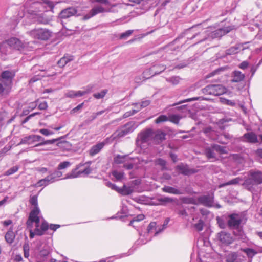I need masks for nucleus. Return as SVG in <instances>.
Here are the masks:
<instances>
[{
    "label": "nucleus",
    "instance_id": "nucleus-53",
    "mask_svg": "<svg viewBox=\"0 0 262 262\" xmlns=\"http://www.w3.org/2000/svg\"><path fill=\"white\" fill-rule=\"evenodd\" d=\"M204 226V222L202 220H200L199 222L194 225V228L199 231L203 230Z\"/></svg>",
    "mask_w": 262,
    "mask_h": 262
},
{
    "label": "nucleus",
    "instance_id": "nucleus-11",
    "mask_svg": "<svg viewBox=\"0 0 262 262\" xmlns=\"http://www.w3.org/2000/svg\"><path fill=\"white\" fill-rule=\"evenodd\" d=\"M154 132L151 129L148 128L141 132L138 135L136 142L138 144L147 142L153 136Z\"/></svg>",
    "mask_w": 262,
    "mask_h": 262
},
{
    "label": "nucleus",
    "instance_id": "nucleus-58",
    "mask_svg": "<svg viewBox=\"0 0 262 262\" xmlns=\"http://www.w3.org/2000/svg\"><path fill=\"white\" fill-rule=\"evenodd\" d=\"M169 219H167L166 220H165L163 225V227L161 228V227H160L159 229H158V231H157L156 232V233H155V235H156L157 234H158L160 232H161V231H162L164 228H166V226H167V225L168 224V222H169Z\"/></svg>",
    "mask_w": 262,
    "mask_h": 262
},
{
    "label": "nucleus",
    "instance_id": "nucleus-39",
    "mask_svg": "<svg viewBox=\"0 0 262 262\" xmlns=\"http://www.w3.org/2000/svg\"><path fill=\"white\" fill-rule=\"evenodd\" d=\"M155 164L157 165H159V166H161L162 170L167 169L166 161L162 158H158L157 160H156Z\"/></svg>",
    "mask_w": 262,
    "mask_h": 262
},
{
    "label": "nucleus",
    "instance_id": "nucleus-45",
    "mask_svg": "<svg viewBox=\"0 0 262 262\" xmlns=\"http://www.w3.org/2000/svg\"><path fill=\"white\" fill-rule=\"evenodd\" d=\"M157 231H158V230H157L156 227V222H151L149 225L148 226L147 228V232L148 233H151L154 231L156 232ZM156 232H155V233Z\"/></svg>",
    "mask_w": 262,
    "mask_h": 262
},
{
    "label": "nucleus",
    "instance_id": "nucleus-62",
    "mask_svg": "<svg viewBox=\"0 0 262 262\" xmlns=\"http://www.w3.org/2000/svg\"><path fill=\"white\" fill-rule=\"evenodd\" d=\"M106 185L107 186H108V187L111 188V189H113V190H115L116 191H118V188L117 186H116L115 184L112 183L111 182H107L106 183Z\"/></svg>",
    "mask_w": 262,
    "mask_h": 262
},
{
    "label": "nucleus",
    "instance_id": "nucleus-55",
    "mask_svg": "<svg viewBox=\"0 0 262 262\" xmlns=\"http://www.w3.org/2000/svg\"><path fill=\"white\" fill-rule=\"evenodd\" d=\"M133 32V30H128L126 31V32L122 33L121 34L120 36V38L121 39H125L129 37Z\"/></svg>",
    "mask_w": 262,
    "mask_h": 262
},
{
    "label": "nucleus",
    "instance_id": "nucleus-37",
    "mask_svg": "<svg viewBox=\"0 0 262 262\" xmlns=\"http://www.w3.org/2000/svg\"><path fill=\"white\" fill-rule=\"evenodd\" d=\"M242 180L241 178L237 177L236 178H234L226 183H224L223 184H221L220 185V187H223L227 185H236L239 183V182Z\"/></svg>",
    "mask_w": 262,
    "mask_h": 262
},
{
    "label": "nucleus",
    "instance_id": "nucleus-12",
    "mask_svg": "<svg viewBox=\"0 0 262 262\" xmlns=\"http://www.w3.org/2000/svg\"><path fill=\"white\" fill-rule=\"evenodd\" d=\"M233 28L231 26L220 28L212 32L210 34V36L212 38H220L222 36L229 32Z\"/></svg>",
    "mask_w": 262,
    "mask_h": 262
},
{
    "label": "nucleus",
    "instance_id": "nucleus-16",
    "mask_svg": "<svg viewBox=\"0 0 262 262\" xmlns=\"http://www.w3.org/2000/svg\"><path fill=\"white\" fill-rule=\"evenodd\" d=\"M7 43L11 48L18 50H20L23 47L22 42L16 37L10 38L7 41Z\"/></svg>",
    "mask_w": 262,
    "mask_h": 262
},
{
    "label": "nucleus",
    "instance_id": "nucleus-27",
    "mask_svg": "<svg viewBox=\"0 0 262 262\" xmlns=\"http://www.w3.org/2000/svg\"><path fill=\"white\" fill-rule=\"evenodd\" d=\"M244 137L247 141L250 143H256L257 142V137L255 134L253 132L247 133L244 135Z\"/></svg>",
    "mask_w": 262,
    "mask_h": 262
},
{
    "label": "nucleus",
    "instance_id": "nucleus-19",
    "mask_svg": "<svg viewBox=\"0 0 262 262\" xmlns=\"http://www.w3.org/2000/svg\"><path fill=\"white\" fill-rule=\"evenodd\" d=\"M74 60V57L70 55H65L57 62V64L60 68H63L69 62Z\"/></svg>",
    "mask_w": 262,
    "mask_h": 262
},
{
    "label": "nucleus",
    "instance_id": "nucleus-14",
    "mask_svg": "<svg viewBox=\"0 0 262 262\" xmlns=\"http://www.w3.org/2000/svg\"><path fill=\"white\" fill-rule=\"evenodd\" d=\"M77 12V10L75 8L69 7L61 11L59 14V17L62 19H66L74 16Z\"/></svg>",
    "mask_w": 262,
    "mask_h": 262
},
{
    "label": "nucleus",
    "instance_id": "nucleus-63",
    "mask_svg": "<svg viewBox=\"0 0 262 262\" xmlns=\"http://www.w3.org/2000/svg\"><path fill=\"white\" fill-rule=\"evenodd\" d=\"M84 103L78 105L76 107L71 110V113H75L80 110L83 106Z\"/></svg>",
    "mask_w": 262,
    "mask_h": 262
},
{
    "label": "nucleus",
    "instance_id": "nucleus-47",
    "mask_svg": "<svg viewBox=\"0 0 262 262\" xmlns=\"http://www.w3.org/2000/svg\"><path fill=\"white\" fill-rule=\"evenodd\" d=\"M71 165V163L68 161H63L62 162H61L58 166V170H60L62 169H64L69 166H70Z\"/></svg>",
    "mask_w": 262,
    "mask_h": 262
},
{
    "label": "nucleus",
    "instance_id": "nucleus-15",
    "mask_svg": "<svg viewBox=\"0 0 262 262\" xmlns=\"http://www.w3.org/2000/svg\"><path fill=\"white\" fill-rule=\"evenodd\" d=\"M15 76V74L12 71L6 70L3 71L1 74V77L3 79L2 81L5 82L9 85H12V79Z\"/></svg>",
    "mask_w": 262,
    "mask_h": 262
},
{
    "label": "nucleus",
    "instance_id": "nucleus-18",
    "mask_svg": "<svg viewBox=\"0 0 262 262\" xmlns=\"http://www.w3.org/2000/svg\"><path fill=\"white\" fill-rule=\"evenodd\" d=\"M55 182V178L53 175H49L46 177L45 179L39 180L35 185L36 187L46 186L49 184Z\"/></svg>",
    "mask_w": 262,
    "mask_h": 262
},
{
    "label": "nucleus",
    "instance_id": "nucleus-48",
    "mask_svg": "<svg viewBox=\"0 0 262 262\" xmlns=\"http://www.w3.org/2000/svg\"><path fill=\"white\" fill-rule=\"evenodd\" d=\"M166 134L161 131L157 132V134L155 135V139L159 140L162 141L165 139Z\"/></svg>",
    "mask_w": 262,
    "mask_h": 262
},
{
    "label": "nucleus",
    "instance_id": "nucleus-61",
    "mask_svg": "<svg viewBox=\"0 0 262 262\" xmlns=\"http://www.w3.org/2000/svg\"><path fill=\"white\" fill-rule=\"evenodd\" d=\"M48 107V104L47 102L43 101L42 102H40L38 105V108L41 110H46Z\"/></svg>",
    "mask_w": 262,
    "mask_h": 262
},
{
    "label": "nucleus",
    "instance_id": "nucleus-5",
    "mask_svg": "<svg viewBox=\"0 0 262 262\" xmlns=\"http://www.w3.org/2000/svg\"><path fill=\"white\" fill-rule=\"evenodd\" d=\"M205 154L208 159H216V152L220 154L227 153L226 147L216 144H212L209 146L205 148Z\"/></svg>",
    "mask_w": 262,
    "mask_h": 262
},
{
    "label": "nucleus",
    "instance_id": "nucleus-57",
    "mask_svg": "<svg viewBox=\"0 0 262 262\" xmlns=\"http://www.w3.org/2000/svg\"><path fill=\"white\" fill-rule=\"evenodd\" d=\"M39 132L42 135L48 136L54 134V132L52 131H50L47 129L43 128L39 130Z\"/></svg>",
    "mask_w": 262,
    "mask_h": 262
},
{
    "label": "nucleus",
    "instance_id": "nucleus-32",
    "mask_svg": "<svg viewBox=\"0 0 262 262\" xmlns=\"http://www.w3.org/2000/svg\"><path fill=\"white\" fill-rule=\"evenodd\" d=\"M90 11L92 13V15L95 16L100 13L110 12V10L104 9L101 6H98L94 7Z\"/></svg>",
    "mask_w": 262,
    "mask_h": 262
},
{
    "label": "nucleus",
    "instance_id": "nucleus-56",
    "mask_svg": "<svg viewBox=\"0 0 262 262\" xmlns=\"http://www.w3.org/2000/svg\"><path fill=\"white\" fill-rule=\"evenodd\" d=\"M7 114L5 112L0 113V127H2L4 124V121L7 117Z\"/></svg>",
    "mask_w": 262,
    "mask_h": 262
},
{
    "label": "nucleus",
    "instance_id": "nucleus-29",
    "mask_svg": "<svg viewBox=\"0 0 262 262\" xmlns=\"http://www.w3.org/2000/svg\"><path fill=\"white\" fill-rule=\"evenodd\" d=\"M117 192L122 195H126L131 194L133 192V190L131 187L126 186L124 185L122 188H118Z\"/></svg>",
    "mask_w": 262,
    "mask_h": 262
},
{
    "label": "nucleus",
    "instance_id": "nucleus-25",
    "mask_svg": "<svg viewBox=\"0 0 262 262\" xmlns=\"http://www.w3.org/2000/svg\"><path fill=\"white\" fill-rule=\"evenodd\" d=\"M11 85L2 81L0 83V96L7 95L10 91Z\"/></svg>",
    "mask_w": 262,
    "mask_h": 262
},
{
    "label": "nucleus",
    "instance_id": "nucleus-52",
    "mask_svg": "<svg viewBox=\"0 0 262 262\" xmlns=\"http://www.w3.org/2000/svg\"><path fill=\"white\" fill-rule=\"evenodd\" d=\"M116 134H117L116 136L118 137H122L128 134L127 132L123 127L120 130H117Z\"/></svg>",
    "mask_w": 262,
    "mask_h": 262
},
{
    "label": "nucleus",
    "instance_id": "nucleus-54",
    "mask_svg": "<svg viewBox=\"0 0 262 262\" xmlns=\"http://www.w3.org/2000/svg\"><path fill=\"white\" fill-rule=\"evenodd\" d=\"M144 215L142 214H140L134 217L130 222L129 225H133L134 222L137 221H142L144 219Z\"/></svg>",
    "mask_w": 262,
    "mask_h": 262
},
{
    "label": "nucleus",
    "instance_id": "nucleus-36",
    "mask_svg": "<svg viewBox=\"0 0 262 262\" xmlns=\"http://www.w3.org/2000/svg\"><path fill=\"white\" fill-rule=\"evenodd\" d=\"M37 21L40 24H47L49 23L50 19L47 17L44 13H41L38 15Z\"/></svg>",
    "mask_w": 262,
    "mask_h": 262
},
{
    "label": "nucleus",
    "instance_id": "nucleus-42",
    "mask_svg": "<svg viewBox=\"0 0 262 262\" xmlns=\"http://www.w3.org/2000/svg\"><path fill=\"white\" fill-rule=\"evenodd\" d=\"M126 158V156H121L120 155H117L114 158V162L116 164L123 163L125 161Z\"/></svg>",
    "mask_w": 262,
    "mask_h": 262
},
{
    "label": "nucleus",
    "instance_id": "nucleus-64",
    "mask_svg": "<svg viewBox=\"0 0 262 262\" xmlns=\"http://www.w3.org/2000/svg\"><path fill=\"white\" fill-rule=\"evenodd\" d=\"M51 175H53L55 178V181L56 180V178L61 177L62 176V173L61 171L59 170L55 171Z\"/></svg>",
    "mask_w": 262,
    "mask_h": 262
},
{
    "label": "nucleus",
    "instance_id": "nucleus-34",
    "mask_svg": "<svg viewBox=\"0 0 262 262\" xmlns=\"http://www.w3.org/2000/svg\"><path fill=\"white\" fill-rule=\"evenodd\" d=\"M15 235L12 229H10L8 231L5 235V239L6 242L9 244H11L13 242L15 238Z\"/></svg>",
    "mask_w": 262,
    "mask_h": 262
},
{
    "label": "nucleus",
    "instance_id": "nucleus-49",
    "mask_svg": "<svg viewBox=\"0 0 262 262\" xmlns=\"http://www.w3.org/2000/svg\"><path fill=\"white\" fill-rule=\"evenodd\" d=\"M30 247L28 243H25L23 246L24 255L25 258H28L29 256Z\"/></svg>",
    "mask_w": 262,
    "mask_h": 262
},
{
    "label": "nucleus",
    "instance_id": "nucleus-6",
    "mask_svg": "<svg viewBox=\"0 0 262 262\" xmlns=\"http://www.w3.org/2000/svg\"><path fill=\"white\" fill-rule=\"evenodd\" d=\"M30 203L34 206V208L30 212L28 223L31 224L33 221L38 222V215L40 214V211L38 206V200L37 195H33L30 198Z\"/></svg>",
    "mask_w": 262,
    "mask_h": 262
},
{
    "label": "nucleus",
    "instance_id": "nucleus-43",
    "mask_svg": "<svg viewBox=\"0 0 262 262\" xmlns=\"http://www.w3.org/2000/svg\"><path fill=\"white\" fill-rule=\"evenodd\" d=\"M238 255L236 253L233 252L231 254H230L227 258V262H237V258Z\"/></svg>",
    "mask_w": 262,
    "mask_h": 262
},
{
    "label": "nucleus",
    "instance_id": "nucleus-35",
    "mask_svg": "<svg viewBox=\"0 0 262 262\" xmlns=\"http://www.w3.org/2000/svg\"><path fill=\"white\" fill-rule=\"evenodd\" d=\"M242 250L245 253L247 256L249 258H252L256 254L258 253L257 250H255L251 248H244L242 249Z\"/></svg>",
    "mask_w": 262,
    "mask_h": 262
},
{
    "label": "nucleus",
    "instance_id": "nucleus-24",
    "mask_svg": "<svg viewBox=\"0 0 262 262\" xmlns=\"http://www.w3.org/2000/svg\"><path fill=\"white\" fill-rule=\"evenodd\" d=\"M245 74L239 71H234L232 73V79L231 81L234 82H238L243 80L245 78Z\"/></svg>",
    "mask_w": 262,
    "mask_h": 262
},
{
    "label": "nucleus",
    "instance_id": "nucleus-9",
    "mask_svg": "<svg viewBox=\"0 0 262 262\" xmlns=\"http://www.w3.org/2000/svg\"><path fill=\"white\" fill-rule=\"evenodd\" d=\"M30 34L34 38L46 40L50 38L51 32L48 29L39 28L31 30Z\"/></svg>",
    "mask_w": 262,
    "mask_h": 262
},
{
    "label": "nucleus",
    "instance_id": "nucleus-50",
    "mask_svg": "<svg viewBox=\"0 0 262 262\" xmlns=\"http://www.w3.org/2000/svg\"><path fill=\"white\" fill-rule=\"evenodd\" d=\"M150 103V101L149 100H145L141 102V103H136L135 105L136 106H138L139 107V109H141L142 108H144L149 105Z\"/></svg>",
    "mask_w": 262,
    "mask_h": 262
},
{
    "label": "nucleus",
    "instance_id": "nucleus-44",
    "mask_svg": "<svg viewBox=\"0 0 262 262\" xmlns=\"http://www.w3.org/2000/svg\"><path fill=\"white\" fill-rule=\"evenodd\" d=\"M180 78L178 76H173L166 78V81L173 85L178 84L180 82Z\"/></svg>",
    "mask_w": 262,
    "mask_h": 262
},
{
    "label": "nucleus",
    "instance_id": "nucleus-26",
    "mask_svg": "<svg viewBox=\"0 0 262 262\" xmlns=\"http://www.w3.org/2000/svg\"><path fill=\"white\" fill-rule=\"evenodd\" d=\"M162 190L163 192L173 194H182L183 192L179 189L175 188L172 187L165 186L162 188Z\"/></svg>",
    "mask_w": 262,
    "mask_h": 262
},
{
    "label": "nucleus",
    "instance_id": "nucleus-59",
    "mask_svg": "<svg viewBox=\"0 0 262 262\" xmlns=\"http://www.w3.org/2000/svg\"><path fill=\"white\" fill-rule=\"evenodd\" d=\"M216 220H217V223L219 224V226H220V227L221 228L224 229L226 228V224L225 223L224 221H223V220L221 219L219 217H217L216 218Z\"/></svg>",
    "mask_w": 262,
    "mask_h": 262
},
{
    "label": "nucleus",
    "instance_id": "nucleus-23",
    "mask_svg": "<svg viewBox=\"0 0 262 262\" xmlns=\"http://www.w3.org/2000/svg\"><path fill=\"white\" fill-rule=\"evenodd\" d=\"M51 252L50 248L48 246H45L43 249L39 251L38 256L43 260H46Z\"/></svg>",
    "mask_w": 262,
    "mask_h": 262
},
{
    "label": "nucleus",
    "instance_id": "nucleus-60",
    "mask_svg": "<svg viewBox=\"0 0 262 262\" xmlns=\"http://www.w3.org/2000/svg\"><path fill=\"white\" fill-rule=\"evenodd\" d=\"M66 96L67 97L70 98H74L76 97V91L71 90L69 91L66 94Z\"/></svg>",
    "mask_w": 262,
    "mask_h": 262
},
{
    "label": "nucleus",
    "instance_id": "nucleus-51",
    "mask_svg": "<svg viewBox=\"0 0 262 262\" xmlns=\"http://www.w3.org/2000/svg\"><path fill=\"white\" fill-rule=\"evenodd\" d=\"M167 120H168V118L166 115H162L159 116L155 120V123L158 124L161 122H165Z\"/></svg>",
    "mask_w": 262,
    "mask_h": 262
},
{
    "label": "nucleus",
    "instance_id": "nucleus-40",
    "mask_svg": "<svg viewBox=\"0 0 262 262\" xmlns=\"http://www.w3.org/2000/svg\"><path fill=\"white\" fill-rule=\"evenodd\" d=\"M181 117L179 115L172 114L168 116V120L175 124H178Z\"/></svg>",
    "mask_w": 262,
    "mask_h": 262
},
{
    "label": "nucleus",
    "instance_id": "nucleus-41",
    "mask_svg": "<svg viewBox=\"0 0 262 262\" xmlns=\"http://www.w3.org/2000/svg\"><path fill=\"white\" fill-rule=\"evenodd\" d=\"M112 176L115 178L116 181H120L124 177V172L118 170H114L112 172Z\"/></svg>",
    "mask_w": 262,
    "mask_h": 262
},
{
    "label": "nucleus",
    "instance_id": "nucleus-31",
    "mask_svg": "<svg viewBox=\"0 0 262 262\" xmlns=\"http://www.w3.org/2000/svg\"><path fill=\"white\" fill-rule=\"evenodd\" d=\"M157 200L159 201V203H155V202H152V204L153 205H159L161 204L163 205L166 203H171L173 201V200L168 196H160L157 199Z\"/></svg>",
    "mask_w": 262,
    "mask_h": 262
},
{
    "label": "nucleus",
    "instance_id": "nucleus-28",
    "mask_svg": "<svg viewBox=\"0 0 262 262\" xmlns=\"http://www.w3.org/2000/svg\"><path fill=\"white\" fill-rule=\"evenodd\" d=\"M138 126V125L134 121L128 122L123 127L127 132L128 134L133 132Z\"/></svg>",
    "mask_w": 262,
    "mask_h": 262
},
{
    "label": "nucleus",
    "instance_id": "nucleus-33",
    "mask_svg": "<svg viewBox=\"0 0 262 262\" xmlns=\"http://www.w3.org/2000/svg\"><path fill=\"white\" fill-rule=\"evenodd\" d=\"M242 45H237L236 44L233 47H231L229 49L226 50V54L227 55H232L237 53L241 50V46Z\"/></svg>",
    "mask_w": 262,
    "mask_h": 262
},
{
    "label": "nucleus",
    "instance_id": "nucleus-1",
    "mask_svg": "<svg viewBox=\"0 0 262 262\" xmlns=\"http://www.w3.org/2000/svg\"><path fill=\"white\" fill-rule=\"evenodd\" d=\"M61 138H62V137L53 139L52 140H45L41 136L37 135H31L21 138L19 144L32 145L35 144L36 142H39V143L34 145L35 147H38L45 145L53 144L56 142L59 141Z\"/></svg>",
    "mask_w": 262,
    "mask_h": 262
},
{
    "label": "nucleus",
    "instance_id": "nucleus-7",
    "mask_svg": "<svg viewBox=\"0 0 262 262\" xmlns=\"http://www.w3.org/2000/svg\"><path fill=\"white\" fill-rule=\"evenodd\" d=\"M226 90L221 84H210L202 89V91L206 95L219 96L225 93Z\"/></svg>",
    "mask_w": 262,
    "mask_h": 262
},
{
    "label": "nucleus",
    "instance_id": "nucleus-30",
    "mask_svg": "<svg viewBox=\"0 0 262 262\" xmlns=\"http://www.w3.org/2000/svg\"><path fill=\"white\" fill-rule=\"evenodd\" d=\"M41 5L46 9L47 11H52L54 7L53 2L49 0H42Z\"/></svg>",
    "mask_w": 262,
    "mask_h": 262
},
{
    "label": "nucleus",
    "instance_id": "nucleus-10",
    "mask_svg": "<svg viewBox=\"0 0 262 262\" xmlns=\"http://www.w3.org/2000/svg\"><path fill=\"white\" fill-rule=\"evenodd\" d=\"M166 68V66L163 64H156L154 65L151 68L149 69L146 70L143 72L144 76H149L146 77L148 78L150 77H152L155 75L159 74L162 72L164 71Z\"/></svg>",
    "mask_w": 262,
    "mask_h": 262
},
{
    "label": "nucleus",
    "instance_id": "nucleus-3",
    "mask_svg": "<svg viewBox=\"0 0 262 262\" xmlns=\"http://www.w3.org/2000/svg\"><path fill=\"white\" fill-rule=\"evenodd\" d=\"M262 183V172L250 171L248 177L244 181V185L249 190H251L254 185H258Z\"/></svg>",
    "mask_w": 262,
    "mask_h": 262
},
{
    "label": "nucleus",
    "instance_id": "nucleus-22",
    "mask_svg": "<svg viewBox=\"0 0 262 262\" xmlns=\"http://www.w3.org/2000/svg\"><path fill=\"white\" fill-rule=\"evenodd\" d=\"M104 146V143L103 142H100L95 145L93 146L90 150V155L93 156L97 154L103 148Z\"/></svg>",
    "mask_w": 262,
    "mask_h": 262
},
{
    "label": "nucleus",
    "instance_id": "nucleus-21",
    "mask_svg": "<svg viewBox=\"0 0 262 262\" xmlns=\"http://www.w3.org/2000/svg\"><path fill=\"white\" fill-rule=\"evenodd\" d=\"M193 28H190L187 30L185 31V32H184L183 34H182L181 35H180L176 39H179L180 38H182L184 37V35L187 36V39H192L193 38H195L199 34L198 32L193 33Z\"/></svg>",
    "mask_w": 262,
    "mask_h": 262
},
{
    "label": "nucleus",
    "instance_id": "nucleus-2",
    "mask_svg": "<svg viewBox=\"0 0 262 262\" xmlns=\"http://www.w3.org/2000/svg\"><path fill=\"white\" fill-rule=\"evenodd\" d=\"M228 217L229 219L227 221L228 227L230 229L237 230V232L234 231V235L242 237L244 234L243 231L239 229V227L241 224H244L245 222L244 216L242 214L233 213L230 214Z\"/></svg>",
    "mask_w": 262,
    "mask_h": 262
},
{
    "label": "nucleus",
    "instance_id": "nucleus-20",
    "mask_svg": "<svg viewBox=\"0 0 262 262\" xmlns=\"http://www.w3.org/2000/svg\"><path fill=\"white\" fill-rule=\"evenodd\" d=\"M91 172V169L90 167H87L85 168L83 170L78 171L76 172V170L73 171L71 173L68 174L66 178H74L78 177L80 174L82 173H84L85 174H89Z\"/></svg>",
    "mask_w": 262,
    "mask_h": 262
},
{
    "label": "nucleus",
    "instance_id": "nucleus-13",
    "mask_svg": "<svg viewBox=\"0 0 262 262\" xmlns=\"http://www.w3.org/2000/svg\"><path fill=\"white\" fill-rule=\"evenodd\" d=\"M219 239L224 245H229L233 242L231 235L225 231H222L219 234Z\"/></svg>",
    "mask_w": 262,
    "mask_h": 262
},
{
    "label": "nucleus",
    "instance_id": "nucleus-38",
    "mask_svg": "<svg viewBox=\"0 0 262 262\" xmlns=\"http://www.w3.org/2000/svg\"><path fill=\"white\" fill-rule=\"evenodd\" d=\"M107 92L108 90L107 89H103L99 93L94 94L93 97L96 99H102L105 97Z\"/></svg>",
    "mask_w": 262,
    "mask_h": 262
},
{
    "label": "nucleus",
    "instance_id": "nucleus-46",
    "mask_svg": "<svg viewBox=\"0 0 262 262\" xmlns=\"http://www.w3.org/2000/svg\"><path fill=\"white\" fill-rule=\"evenodd\" d=\"M19 167L18 166H13V167L10 168L8 170H7L5 172L4 175L5 176H10V175L13 174V173L17 172L18 171V170L19 169Z\"/></svg>",
    "mask_w": 262,
    "mask_h": 262
},
{
    "label": "nucleus",
    "instance_id": "nucleus-17",
    "mask_svg": "<svg viewBox=\"0 0 262 262\" xmlns=\"http://www.w3.org/2000/svg\"><path fill=\"white\" fill-rule=\"evenodd\" d=\"M176 169L180 173L183 175L189 176L195 172V171L192 169H190L187 165L181 163L176 167Z\"/></svg>",
    "mask_w": 262,
    "mask_h": 262
},
{
    "label": "nucleus",
    "instance_id": "nucleus-4",
    "mask_svg": "<svg viewBox=\"0 0 262 262\" xmlns=\"http://www.w3.org/2000/svg\"><path fill=\"white\" fill-rule=\"evenodd\" d=\"M214 196L212 193L200 196L197 199V202L193 199L184 198V201L187 203L193 204H201L205 206L210 207L213 206Z\"/></svg>",
    "mask_w": 262,
    "mask_h": 262
},
{
    "label": "nucleus",
    "instance_id": "nucleus-8",
    "mask_svg": "<svg viewBox=\"0 0 262 262\" xmlns=\"http://www.w3.org/2000/svg\"><path fill=\"white\" fill-rule=\"evenodd\" d=\"M39 222H40V215H38V222L37 221H33L31 222V224H28V220L26 222V225L28 228H32L33 227V223H35V233L36 235L41 236L45 234V231H46L49 228V225L48 223L44 221L41 223L40 226V228H39Z\"/></svg>",
    "mask_w": 262,
    "mask_h": 262
}]
</instances>
